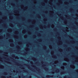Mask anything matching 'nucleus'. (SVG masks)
Listing matches in <instances>:
<instances>
[{
    "label": "nucleus",
    "mask_w": 78,
    "mask_h": 78,
    "mask_svg": "<svg viewBox=\"0 0 78 78\" xmlns=\"http://www.w3.org/2000/svg\"><path fill=\"white\" fill-rule=\"evenodd\" d=\"M47 76H48V77H53V75L52 76H50V75H48Z\"/></svg>",
    "instance_id": "nucleus-1"
},
{
    "label": "nucleus",
    "mask_w": 78,
    "mask_h": 78,
    "mask_svg": "<svg viewBox=\"0 0 78 78\" xmlns=\"http://www.w3.org/2000/svg\"><path fill=\"white\" fill-rule=\"evenodd\" d=\"M45 70H47V68L46 67L44 68Z\"/></svg>",
    "instance_id": "nucleus-2"
},
{
    "label": "nucleus",
    "mask_w": 78,
    "mask_h": 78,
    "mask_svg": "<svg viewBox=\"0 0 78 78\" xmlns=\"http://www.w3.org/2000/svg\"><path fill=\"white\" fill-rule=\"evenodd\" d=\"M67 76H64V78H67Z\"/></svg>",
    "instance_id": "nucleus-3"
},
{
    "label": "nucleus",
    "mask_w": 78,
    "mask_h": 78,
    "mask_svg": "<svg viewBox=\"0 0 78 78\" xmlns=\"http://www.w3.org/2000/svg\"><path fill=\"white\" fill-rule=\"evenodd\" d=\"M57 72H59V69H57Z\"/></svg>",
    "instance_id": "nucleus-4"
},
{
    "label": "nucleus",
    "mask_w": 78,
    "mask_h": 78,
    "mask_svg": "<svg viewBox=\"0 0 78 78\" xmlns=\"http://www.w3.org/2000/svg\"><path fill=\"white\" fill-rule=\"evenodd\" d=\"M63 73H64V72H61V73H62V74H63Z\"/></svg>",
    "instance_id": "nucleus-5"
},
{
    "label": "nucleus",
    "mask_w": 78,
    "mask_h": 78,
    "mask_svg": "<svg viewBox=\"0 0 78 78\" xmlns=\"http://www.w3.org/2000/svg\"><path fill=\"white\" fill-rule=\"evenodd\" d=\"M12 56H15L14 55H12Z\"/></svg>",
    "instance_id": "nucleus-6"
},
{
    "label": "nucleus",
    "mask_w": 78,
    "mask_h": 78,
    "mask_svg": "<svg viewBox=\"0 0 78 78\" xmlns=\"http://www.w3.org/2000/svg\"><path fill=\"white\" fill-rule=\"evenodd\" d=\"M21 59H23V57H21Z\"/></svg>",
    "instance_id": "nucleus-7"
},
{
    "label": "nucleus",
    "mask_w": 78,
    "mask_h": 78,
    "mask_svg": "<svg viewBox=\"0 0 78 78\" xmlns=\"http://www.w3.org/2000/svg\"><path fill=\"white\" fill-rule=\"evenodd\" d=\"M5 74H7V73H5Z\"/></svg>",
    "instance_id": "nucleus-8"
},
{
    "label": "nucleus",
    "mask_w": 78,
    "mask_h": 78,
    "mask_svg": "<svg viewBox=\"0 0 78 78\" xmlns=\"http://www.w3.org/2000/svg\"><path fill=\"white\" fill-rule=\"evenodd\" d=\"M23 76V74H22Z\"/></svg>",
    "instance_id": "nucleus-9"
},
{
    "label": "nucleus",
    "mask_w": 78,
    "mask_h": 78,
    "mask_svg": "<svg viewBox=\"0 0 78 78\" xmlns=\"http://www.w3.org/2000/svg\"><path fill=\"white\" fill-rule=\"evenodd\" d=\"M29 68H30V67H29Z\"/></svg>",
    "instance_id": "nucleus-10"
},
{
    "label": "nucleus",
    "mask_w": 78,
    "mask_h": 78,
    "mask_svg": "<svg viewBox=\"0 0 78 78\" xmlns=\"http://www.w3.org/2000/svg\"><path fill=\"white\" fill-rule=\"evenodd\" d=\"M0 66H2V65H0Z\"/></svg>",
    "instance_id": "nucleus-11"
},
{
    "label": "nucleus",
    "mask_w": 78,
    "mask_h": 78,
    "mask_svg": "<svg viewBox=\"0 0 78 78\" xmlns=\"http://www.w3.org/2000/svg\"><path fill=\"white\" fill-rule=\"evenodd\" d=\"M17 72H18V71H16Z\"/></svg>",
    "instance_id": "nucleus-12"
},
{
    "label": "nucleus",
    "mask_w": 78,
    "mask_h": 78,
    "mask_svg": "<svg viewBox=\"0 0 78 78\" xmlns=\"http://www.w3.org/2000/svg\"><path fill=\"white\" fill-rule=\"evenodd\" d=\"M20 65H21V64H20Z\"/></svg>",
    "instance_id": "nucleus-13"
}]
</instances>
